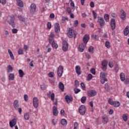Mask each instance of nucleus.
I'll return each mask as SVG.
<instances>
[{"instance_id":"1","label":"nucleus","mask_w":129,"mask_h":129,"mask_svg":"<svg viewBox=\"0 0 129 129\" xmlns=\"http://www.w3.org/2000/svg\"><path fill=\"white\" fill-rule=\"evenodd\" d=\"M8 23L10 25L12 28L16 27V23H15V16L12 15L8 18Z\"/></svg>"},{"instance_id":"2","label":"nucleus","mask_w":129,"mask_h":129,"mask_svg":"<svg viewBox=\"0 0 129 129\" xmlns=\"http://www.w3.org/2000/svg\"><path fill=\"white\" fill-rule=\"evenodd\" d=\"M77 35V32L75 30H73L72 28H70L68 32V36L69 38H73V36L74 39L76 38V36Z\"/></svg>"},{"instance_id":"3","label":"nucleus","mask_w":129,"mask_h":129,"mask_svg":"<svg viewBox=\"0 0 129 129\" xmlns=\"http://www.w3.org/2000/svg\"><path fill=\"white\" fill-rule=\"evenodd\" d=\"M13 106L16 110H18L20 114H22V109L20 107V104H19V100H15L13 103Z\"/></svg>"},{"instance_id":"4","label":"nucleus","mask_w":129,"mask_h":129,"mask_svg":"<svg viewBox=\"0 0 129 129\" xmlns=\"http://www.w3.org/2000/svg\"><path fill=\"white\" fill-rule=\"evenodd\" d=\"M97 22L99 23L100 26L101 28H103L104 26H105V21H104V19L101 17H98Z\"/></svg>"},{"instance_id":"5","label":"nucleus","mask_w":129,"mask_h":129,"mask_svg":"<svg viewBox=\"0 0 129 129\" xmlns=\"http://www.w3.org/2000/svg\"><path fill=\"white\" fill-rule=\"evenodd\" d=\"M100 76H101V83L102 84H104L105 82H107V79L105 78V76H106V75H105V73L101 72L100 73Z\"/></svg>"},{"instance_id":"6","label":"nucleus","mask_w":129,"mask_h":129,"mask_svg":"<svg viewBox=\"0 0 129 129\" xmlns=\"http://www.w3.org/2000/svg\"><path fill=\"white\" fill-rule=\"evenodd\" d=\"M79 111L80 114L82 115H84L86 112V108L84 105H82L79 107Z\"/></svg>"},{"instance_id":"7","label":"nucleus","mask_w":129,"mask_h":129,"mask_svg":"<svg viewBox=\"0 0 129 129\" xmlns=\"http://www.w3.org/2000/svg\"><path fill=\"white\" fill-rule=\"evenodd\" d=\"M108 64V62L106 60H104L102 61V69L103 71H105L107 69V65Z\"/></svg>"},{"instance_id":"8","label":"nucleus","mask_w":129,"mask_h":129,"mask_svg":"<svg viewBox=\"0 0 129 129\" xmlns=\"http://www.w3.org/2000/svg\"><path fill=\"white\" fill-rule=\"evenodd\" d=\"M49 44H51V46L52 48H55V49H57V48H58V44L55 43V41L54 40V39L50 38L49 39Z\"/></svg>"},{"instance_id":"9","label":"nucleus","mask_w":129,"mask_h":129,"mask_svg":"<svg viewBox=\"0 0 129 129\" xmlns=\"http://www.w3.org/2000/svg\"><path fill=\"white\" fill-rule=\"evenodd\" d=\"M33 106L35 108H37L39 106V99L37 97H34L33 99Z\"/></svg>"},{"instance_id":"10","label":"nucleus","mask_w":129,"mask_h":129,"mask_svg":"<svg viewBox=\"0 0 129 129\" xmlns=\"http://www.w3.org/2000/svg\"><path fill=\"white\" fill-rule=\"evenodd\" d=\"M115 20H114V19H111L110 21V27L112 31H114L115 29Z\"/></svg>"},{"instance_id":"11","label":"nucleus","mask_w":129,"mask_h":129,"mask_svg":"<svg viewBox=\"0 0 129 129\" xmlns=\"http://www.w3.org/2000/svg\"><path fill=\"white\" fill-rule=\"evenodd\" d=\"M63 75V66H59L57 70V75L59 77H61Z\"/></svg>"},{"instance_id":"12","label":"nucleus","mask_w":129,"mask_h":129,"mask_svg":"<svg viewBox=\"0 0 129 129\" xmlns=\"http://www.w3.org/2000/svg\"><path fill=\"white\" fill-rule=\"evenodd\" d=\"M96 91L95 90H89L88 91L87 95L90 97H93V96H95L96 95Z\"/></svg>"},{"instance_id":"13","label":"nucleus","mask_w":129,"mask_h":129,"mask_svg":"<svg viewBox=\"0 0 129 129\" xmlns=\"http://www.w3.org/2000/svg\"><path fill=\"white\" fill-rule=\"evenodd\" d=\"M62 50L64 51L68 50V43L66 41H63L62 42Z\"/></svg>"},{"instance_id":"14","label":"nucleus","mask_w":129,"mask_h":129,"mask_svg":"<svg viewBox=\"0 0 129 129\" xmlns=\"http://www.w3.org/2000/svg\"><path fill=\"white\" fill-rule=\"evenodd\" d=\"M37 6L35 4H32L30 6V12L32 14H34L36 12Z\"/></svg>"},{"instance_id":"15","label":"nucleus","mask_w":129,"mask_h":129,"mask_svg":"<svg viewBox=\"0 0 129 129\" xmlns=\"http://www.w3.org/2000/svg\"><path fill=\"white\" fill-rule=\"evenodd\" d=\"M10 126L11 128L14 127L17 124V119L14 118L9 122Z\"/></svg>"},{"instance_id":"16","label":"nucleus","mask_w":129,"mask_h":129,"mask_svg":"<svg viewBox=\"0 0 129 129\" xmlns=\"http://www.w3.org/2000/svg\"><path fill=\"white\" fill-rule=\"evenodd\" d=\"M104 89L107 92H109L110 90H112V87L109 85V84H105L104 86Z\"/></svg>"},{"instance_id":"17","label":"nucleus","mask_w":129,"mask_h":129,"mask_svg":"<svg viewBox=\"0 0 129 129\" xmlns=\"http://www.w3.org/2000/svg\"><path fill=\"white\" fill-rule=\"evenodd\" d=\"M120 19L123 21H124L126 19V14L123 10H121L120 11Z\"/></svg>"},{"instance_id":"18","label":"nucleus","mask_w":129,"mask_h":129,"mask_svg":"<svg viewBox=\"0 0 129 129\" xmlns=\"http://www.w3.org/2000/svg\"><path fill=\"white\" fill-rule=\"evenodd\" d=\"M50 97H51V99L53 101L54 104H55V105H57L58 104V103L57 102V99H55V94H54V93H52L51 94Z\"/></svg>"},{"instance_id":"19","label":"nucleus","mask_w":129,"mask_h":129,"mask_svg":"<svg viewBox=\"0 0 129 129\" xmlns=\"http://www.w3.org/2000/svg\"><path fill=\"white\" fill-rule=\"evenodd\" d=\"M64 99H66V101L67 102V103H70L71 101H73V98H72L71 96H69L68 95H67L64 97Z\"/></svg>"},{"instance_id":"20","label":"nucleus","mask_w":129,"mask_h":129,"mask_svg":"<svg viewBox=\"0 0 129 129\" xmlns=\"http://www.w3.org/2000/svg\"><path fill=\"white\" fill-rule=\"evenodd\" d=\"M54 31L56 33H59L60 32V25L59 23H56L54 26Z\"/></svg>"},{"instance_id":"21","label":"nucleus","mask_w":129,"mask_h":129,"mask_svg":"<svg viewBox=\"0 0 129 129\" xmlns=\"http://www.w3.org/2000/svg\"><path fill=\"white\" fill-rule=\"evenodd\" d=\"M83 40L85 44H87L88 41H89V35H88V34H86L85 35H84Z\"/></svg>"},{"instance_id":"22","label":"nucleus","mask_w":129,"mask_h":129,"mask_svg":"<svg viewBox=\"0 0 129 129\" xmlns=\"http://www.w3.org/2000/svg\"><path fill=\"white\" fill-rule=\"evenodd\" d=\"M76 72L78 75H80L81 74V68L79 66H76Z\"/></svg>"},{"instance_id":"23","label":"nucleus","mask_w":129,"mask_h":129,"mask_svg":"<svg viewBox=\"0 0 129 129\" xmlns=\"http://www.w3.org/2000/svg\"><path fill=\"white\" fill-rule=\"evenodd\" d=\"M52 111H53V114L54 115V116H57L58 115V109L56 107V106H54L52 107Z\"/></svg>"},{"instance_id":"24","label":"nucleus","mask_w":129,"mask_h":129,"mask_svg":"<svg viewBox=\"0 0 129 129\" xmlns=\"http://www.w3.org/2000/svg\"><path fill=\"white\" fill-rule=\"evenodd\" d=\"M8 79L9 81H13L15 79V74L10 73L8 76Z\"/></svg>"},{"instance_id":"25","label":"nucleus","mask_w":129,"mask_h":129,"mask_svg":"<svg viewBox=\"0 0 129 129\" xmlns=\"http://www.w3.org/2000/svg\"><path fill=\"white\" fill-rule=\"evenodd\" d=\"M16 2L17 3V6L20 8H24V3L22 0H16Z\"/></svg>"},{"instance_id":"26","label":"nucleus","mask_w":129,"mask_h":129,"mask_svg":"<svg viewBox=\"0 0 129 129\" xmlns=\"http://www.w3.org/2000/svg\"><path fill=\"white\" fill-rule=\"evenodd\" d=\"M103 122L104 123L106 124L108 122V117L106 115H104L102 117Z\"/></svg>"},{"instance_id":"27","label":"nucleus","mask_w":129,"mask_h":129,"mask_svg":"<svg viewBox=\"0 0 129 129\" xmlns=\"http://www.w3.org/2000/svg\"><path fill=\"white\" fill-rule=\"evenodd\" d=\"M13 69L12 66L9 65L7 67V71L8 73H12V72H13Z\"/></svg>"},{"instance_id":"28","label":"nucleus","mask_w":129,"mask_h":129,"mask_svg":"<svg viewBox=\"0 0 129 129\" xmlns=\"http://www.w3.org/2000/svg\"><path fill=\"white\" fill-rule=\"evenodd\" d=\"M128 28H129L128 26H127L125 28V29L124 30V32H123V34H124V36H127L128 35V33H129Z\"/></svg>"},{"instance_id":"29","label":"nucleus","mask_w":129,"mask_h":129,"mask_svg":"<svg viewBox=\"0 0 129 129\" xmlns=\"http://www.w3.org/2000/svg\"><path fill=\"white\" fill-rule=\"evenodd\" d=\"M58 87L61 91H64V84L62 82H60L58 84Z\"/></svg>"},{"instance_id":"30","label":"nucleus","mask_w":129,"mask_h":129,"mask_svg":"<svg viewBox=\"0 0 129 129\" xmlns=\"http://www.w3.org/2000/svg\"><path fill=\"white\" fill-rule=\"evenodd\" d=\"M104 19L107 23H108L109 22V15L108 14H105L104 16Z\"/></svg>"},{"instance_id":"31","label":"nucleus","mask_w":129,"mask_h":129,"mask_svg":"<svg viewBox=\"0 0 129 129\" xmlns=\"http://www.w3.org/2000/svg\"><path fill=\"white\" fill-rule=\"evenodd\" d=\"M79 49L80 52H83L84 51V45L83 44H81L79 46Z\"/></svg>"},{"instance_id":"32","label":"nucleus","mask_w":129,"mask_h":129,"mask_svg":"<svg viewBox=\"0 0 129 129\" xmlns=\"http://www.w3.org/2000/svg\"><path fill=\"white\" fill-rule=\"evenodd\" d=\"M8 53L11 59H12V60H15V57L14 56V54H13V52L11 50H10V49H8Z\"/></svg>"},{"instance_id":"33","label":"nucleus","mask_w":129,"mask_h":129,"mask_svg":"<svg viewBox=\"0 0 129 129\" xmlns=\"http://www.w3.org/2000/svg\"><path fill=\"white\" fill-rule=\"evenodd\" d=\"M19 74L20 77L22 78V77H24V75H25V73H24V72L22 70H19Z\"/></svg>"},{"instance_id":"34","label":"nucleus","mask_w":129,"mask_h":129,"mask_svg":"<svg viewBox=\"0 0 129 129\" xmlns=\"http://www.w3.org/2000/svg\"><path fill=\"white\" fill-rule=\"evenodd\" d=\"M120 79H121V81H124V80H125V78H124L125 75L123 73H121L120 74Z\"/></svg>"},{"instance_id":"35","label":"nucleus","mask_w":129,"mask_h":129,"mask_svg":"<svg viewBox=\"0 0 129 129\" xmlns=\"http://www.w3.org/2000/svg\"><path fill=\"white\" fill-rule=\"evenodd\" d=\"M113 106H115V107H118L119 105H120V104L119 103V102L117 101H114V104H113Z\"/></svg>"},{"instance_id":"36","label":"nucleus","mask_w":129,"mask_h":129,"mask_svg":"<svg viewBox=\"0 0 129 129\" xmlns=\"http://www.w3.org/2000/svg\"><path fill=\"white\" fill-rule=\"evenodd\" d=\"M24 118L26 119V120H28L29 118H30V114L29 113H25L24 114Z\"/></svg>"},{"instance_id":"37","label":"nucleus","mask_w":129,"mask_h":129,"mask_svg":"<svg viewBox=\"0 0 129 129\" xmlns=\"http://www.w3.org/2000/svg\"><path fill=\"white\" fill-rule=\"evenodd\" d=\"M61 123L62 125H67V120L65 119H62L61 120Z\"/></svg>"},{"instance_id":"38","label":"nucleus","mask_w":129,"mask_h":129,"mask_svg":"<svg viewBox=\"0 0 129 129\" xmlns=\"http://www.w3.org/2000/svg\"><path fill=\"white\" fill-rule=\"evenodd\" d=\"M88 51L90 53H93V52H94V47L92 46H90Z\"/></svg>"},{"instance_id":"39","label":"nucleus","mask_w":129,"mask_h":129,"mask_svg":"<svg viewBox=\"0 0 129 129\" xmlns=\"http://www.w3.org/2000/svg\"><path fill=\"white\" fill-rule=\"evenodd\" d=\"M122 118L124 121H127V114H123Z\"/></svg>"},{"instance_id":"40","label":"nucleus","mask_w":129,"mask_h":129,"mask_svg":"<svg viewBox=\"0 0 129 129\" xmlns=\"http://www.w3.org/2000/svg\"><path fill=\"white\" fill-rule=\"evenodd\" d=\"M105 45V47H106V48H107L108 49H109V48H110V43H109V42L106 41Z\"/></svg>"},{"instance_id":"41","label":"nucleus","mask_w":129,"mask_h":129,"mask_svg":"<svg viewBox=\"0 0 129 129\" xmlns=\"http://www.w3.org/2000/svg\"><path fill=\"white\" fill-rule=\"evenodd\" d=\"M81 101L82 103H85V101H86V97L83 96L82 97Z\"/></svg>"},{"instance_id":"42","label":"nucleus","mask_w":129,"mask_h":129,"mask_svg":"<svg viewBox=\"0 0 129 129\" xmlns=\"http://www.w3.org/2000/svg\"><path fill=\"white\" fill-rule=\"evenodd\" d=\"M92 13L93 14V18L94 20H96V19L97 18V14L95 13V11H93Z\"/></svg>"},{"instance_id":"43","label":"nucleus","mask_w":129,"mask_h":129,"mask_svg":"<svg viewBox=\"0 0 129 129\" xmlns=\"http://www.w3.org/2000/svg\"><path fill=\"white\" fill-rule=\"evenodd\" d=\"M75 87H78L79 86V81L77 80L75 81Z\"/></svg>"},{"instance_id":"44","label":"nucleus","mask_w":129,"mask_h":129,"mask_svg":"<svg viewBox=\"0 0 129 129\" xmlns=\"http://www.w3.org/2000/svg\"><path fill=\"white\" fill-rule=\"evenodd\" d=\"M48 75L49 77H50V78H52L54 77V73H53L52 72H49L48 73Z\"/></svg>"},{"instance_id":"45","label":"nucleus","mask_w":129,"mask_h":129,"mask_svg":"<svg viewBox=\"0 0 129 129\" xmlns=\"http://www.w3.org/2000/svg\"><path fill=\"white\" fill-rule=\"evenodd\" d=\"M108 102H109V104H110L111 105H113V104L114 103V101H112V100H111V99H110V98H109Z\"/></svg>"},{"instance_id":"46","label":"nucleus","mask_w":129,"mask_h":129,"mask_svg":"<svg viewBox=\"0 0 129 129\" xmlns=\"http://www.w3.org/2000/svg\"><path fill=\"white\" fill-rule=\"evenodd\" d=\"M81 86L83 90H86V88H85V85H84V83H81Z\"/></svg>"},{"instance_id":"47","label":"nucleus","mask_w":129,"mask_h":129,"mask_svg":"<svg viewBox=\"0 0 129 129\" xmlns=\"http://www.w3.org/2000/svg\"><path fill=\"white\" fill-rule=\"evenodd\" d=\"M74 129H78V122H75Z\"/></svg>"},{"instance_id":"48","label":"nucleus","mask_w":129,"mask_h":129,"mask_svg":"<svg viewBox=\"0 0 129 129\" xmlns=\"http://www.w3.org/2000/svg\"><path fill=\"white\" fill-rule=\"evenodd\" d=\"M18 18L21 22H25V18H24L22 16H19Z\"/></svg>"},{"instance_id":"49","label":"nucleus","mask_w":129,"mask_h":129,"mask_svg":"<svg viewBox=\"0 0 129 129\" xmlns=\"http://www.w3.org/2000/svg\"><path fill=\"white\" fill-rule=\"evenodd\" d=\"M23 48H20L18 50V53L19 55L23 54Z\"/></svg>"},{"instance_id":"50","label":"nucleus","mask_w":129,"mask_h":129,"mask_svg":"<svg viewBox=\"0 0 129 129\" xmlns=\"http://www.w3.org/2000/svg\"><path fill=\"white\" fill-rule=\"evenodd\" d=\"M12 33L13 34H17V33H18V29L16 28H13L12 29Z\"/></svg>"},{"instance_id":"51","label":"nucleus","mask_w":129,"mask_h":129,"mask_svg":"<svg viewBox=\"0 0 129 129\" xmlns=\"http://www.w3.org/2000/svg\"><path fill=\"white\" fill-rule=\"evenodd\" d=\"M74 91H75V93L76 94H77V93H78L79 92H80L81 90H80V89H75Z\"/></svg>"},{"instance_id":"52","label":"nucleus","mask_w":129,"mask_h":129,"mask_svg":"<svg viewBox=\"0 0 129 129\" xmlns=\"http://www.w3.org/2000/svg\"><path fill=\"white\" fill-rule=\"evenodd\" d=\"M92 79V75L89 74L88 75V80H91Z\"/></svg>"},{"instance_id":"53","label":"nucleus","mask_w":129,"mask_h":129,"mask_svg":"<svg viewBox=\"0 0 129 129\" xmlns=\"http://www.w3.org/2000/svg\"><path fill=\"white\" fill-rule=\"evenodd\" d=\"M67 12L69 14H71V13H72L71 11V9L69 7H68L67 8Z\"/></svg>"},{"instance_id":"54","label":"nucleus","mask_w":129,"mask_h":129,"mask_svg":"<svg viewBox=\"0 0 129 129\" xmlns=\"http://www.w3.org/2000/svg\"><path fill=\"white\" fill-rule=\"evenodd\" d=\"M28 95L25 94L24 95V98L25 101H28Z\"/></svg>"},{"instance_id":"55","label":"nucleus","mask_w":129,"mask_h":129,"mask_svg":"<svg viewBox=\"0 0 129 129\" xmlns=\"http://www.w3.org/2000/svg\"><path fill=\"white\" fill-rule=\"evenodd\" d=\"M90 71H91V73H92V74H93L94 75H95V73H96V72H95V69H91Z\"/></svg>"},{"instance_id":"56","label":"nucleus","mask_w":129,"mask_h":129,"mask_svg":"<svg viewBox=\"0 0 129 129\" xmlns=\"http://www.w3.org/2000/svg\"><path fill=\"white\" fill-rule=\"evenodd\" d=\"M108 65L110 68H112V67H113V64H112V62L110 61L108 63Z\"/></svg>"},{"instance_id":"57","label":"nucleus","mask_w":129,"mask_h":129,"mask_svg":"<svg viewBox=\"0 0 129 129\" xmlns=\"http://www.w3.org/2000/svg\"><path fill=\"white\" fill-rule=\"evenodd\" d=\"M41 89H42V90H45V89H46V88H47V87H46V86L45 85H42L41 86Z\"/></svg>"},{"instance_id":"58","label":"nucleus","mask_w":129,"mask_h":129,"mask_svg":"<svg viewBox=\"0 0 129 129\" xmlns=\"http://www.w3.org/2000/svg\"><path fill=\"white\" fill-rule=\"evenodd\" d=\"M1 3L3 6H5L7 4V0H2Z\"/></svg>"},{"instance_id":"59","label":"nucleus","mask_w":129,"mask_h":129,"mask_svg":"<svg viewBox=\"0 0 129 129\" xmlns=\"http://www.w3.org/2000/svg\"><path fill=\"white\" fill-rule=\"evenodd\" d=\"M60 114L61 115H64V114H65V110H64L63 109L61 110V111H60Z\"/></svg>"},{"instance_id":"60","label":"nucleus","mask_w":129,"mask_h":129,"mask_svg":"<svg viewBox=\"0 0 129 129\" xmlns=\"http://www.w3.org/2000/svg\"><path fill=\"white\" fill-rule=\"evenodd\" d=\"M74 24L76 26V27H77V26H78V20L75 21Z\"/></svg>"},{"instance_id":"61","label":"nucleus","mask_w":129,"mask_h":129,"mask_svg":"<svg viewBox=\"0 0 129 129\" xmlns=\"http://www.w3.org/2000/svg\"><path fill=\"white\" fill-rule=\"evenodd\" d=\"M90 6L91 8H93L94 7V3H93V2H91L90 4Z\"/></svg>"},{"instance_id":"62","label":"nucleus","mask_w":129,"mask_h":129,"mask_svg":"<svg viewBox=\"0 0 129 129\" xmlns=\"http://www.w3.org/2000/svg\"><path fill=\"white\" fill-rule=\"evenodd\" d=\"M50 18L51 19H54V18H55V15H54V14L52 13L50 15Z\"/></svg>"},{"instance_id":"63","label":"nucleus","mask_w":129,"mask_h":129,"mask_svg":"<svg viewBox=\"0 0 129 129\" xmlns=\"http://www.w3.org/2000/svg\"><path fill=\"white\" fill-rule=\"evenodd\" d=\"M51 23L48 22L47 23V28H48V29H51Z\"/></svg>"},{"instance_id":"64","label":"nucleus","mask_w":129,"mask_h":129,"mask_svg":"<svg viewBox=\"0 0 129 129\" xmlns=\"http://www.w3.org/2000/svg\"><path fill=\"white\" fill-rule=\"evenodd\" d=\"M129 83V79L128 78L126 79L124 81L125 84H127V83Z\"/></svg>"}]
</instances>
